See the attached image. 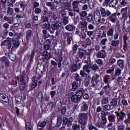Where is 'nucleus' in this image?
Segmentation results:
<instances>
[{
  "label": "nucleus",
  "instance_id": "obj_1",
  "mask_svg": "<svg viewBox=\"0 0 130 130\" xmlns=\"http://www.w3.org/2000/svg\"><path fill=\"white\" fill-rule=\"evenodd\" d=\"M62 27V24L61 22H55L52 24H50L49 22L45 23L42 25L43 29H46L48 30L51 34H54V31L55 30H60Z\"/></svg>",
  "mask_w": 130,
  "mask_h": 130
},
{
  "label": "nucleus",
  "instance_id": "obj_2",
  "mask_svg": "<svg viewBox=\"0 0 130 130\" xmlns=\"http://www.w3.org/2000/svg\"><path fill=\"white\" fill-rule=\"evenodd\" d=\"M86 62L87 64L83 66V70L88 74L91 73V70L94 72H96V71L99 70V66L96 64H93L91 60L86 61ZM90 69L91 70H90Z\"/></svg>",
  "mask_w": 130,
  "mask_h": 130
},
{
  "label": "nucleus",
  "instance_id": "obj_3",
  "mask_svg": "<svg viewBox=\"0 0 130 130\" xmlns=\"http://www.w3.org/2000/svg\"><path fill=\"white\" fill-rule=\"evenodd\" d=\"M62 125L60 129H63V128H64L65 126L63 125H67L68 127H71L72 126V125L73 123H72L73 121V117H70V118H68L64 116L62 117Z\"/></svg>",
  "mask_w": 130,
  "mask_h": 130
},
{
  "label": "nucleus",
  "instance_id": "obj_4",
  "mask_svg": "<svg viewBox=\"0 0 130 130\" xmlns=\"http://www.w3.org/2000/svg\"><path fill=\"white\" fill-rule=\"evenodd\" d=\"M19 46H20L19 40L13 39L8 45V49H11V50H14V49H17Z\"/></svg>",
  "mask_w": 130,
  "mask_h": 130
},
{
  "label": "nucleus",
  "instance_id": "obj_5",
  "mask_svg": "<svg viewBox=\"0 0 130 130\" xmlns=\"http://www.w3.org/2000/svg\"><path fill=\"white\" fill-rule=\"evenodd\" d=\"M27 86L28 85L26 83V80H25V74H23L20 77L19 88L20 91L22 92L25 91Z\"/></svg>",
  "mask_w": 130,
  "mask_h": 130
},
{
  "label": "nucleus",
  "instance_id": "obj_6",
  "mask_svg": "<svg viewBox=\"0 0 130 130\" xmlns=\"http://www.w3.org/2000/svg\"><path fill=\"white\" fill-rule=\"evenodd\" d=\"M78 122L87 123L88 120V113H81L79 115Z\"/></svg>",
  "mask_w": 130,
  "mask_h": 130
},
{
  "label": "nucleus",
  "instance_id": "obj_7",
  "mask_svg": "<svg viewBox=\"0 0 130 130\" xmlns=\"http://www.w3.org/2000/svg\"><path fill=\"white\" fill-rule=\"evenodd\" d=\"M100 12L101 13V16L103 17H110L111 16V12L108 10L106 9L105 8L101 7Z\"/></svg>",
  "mask_w": 130,
  "mask_h": 130
},
{
  "label": "nucleus",
  "instance_id": "obj_8",
  "mask_svg": "<svg viewBox=\"0 0 130 130\" xmlns=\"http://www.w3.org/2000/svg\"><path fill=\"white\" fill-rule=\"evenodd\" d=\"M91 86L94 88L95 90H98L100 91L102 87H103V84H102V81H98L94 82H91Z\"/></svg>",
  "mask_w": 130,
  "mask_h": 130
},
{
  "label": "nucleus",
  "instance_id": "obj_9",
  "mask_svg": "<svg viewBox=\"0 0 130 130\" xmlns=\"http://www.w3.org/2000/svg\"><path fill=\"white\" fill-rule=\"evenodd\" d=\"M118 122L123 120V118L126 117V114L123 111H120L119 112L116 113Z\"/></svg>",
  "mask_w": 130,
  "mask_h": 130
},
{
  "label": "nucleus",
  "instance_id": "obj_10",
  "mask_svg": "<svg viewBox=\"0 0 130 130\" xmlns=\"http://www.w3.org/2000/svg\"><path fill=\"white\" fill-rule=\"evenodd\" d=\"M0 61L1 63L5 64L6 69H9L10 67V60L6 56H3L0 58Z\"/></svg>",
  "mask_w": 130,
  "mask_h": 130
},
{
  "label": "nucleus",
  "instance_id": "obj_11",
  "mask_svg": "<svg viewBox=\"0 0 130 130\" xmlns=\"http://www.w3.org/2000/svg\"><path fill=\"white\" fill-rule=\"evenodd\" d=\"M128 45H129V43H128V40H127V37L124 36L123 48L124 51H126L127 50V47H128Z\"/></svg>",
  "mask_w": 130,
  "mask_h": 130
},
{
  "label": "nucleus",
  "instance_id": "obj_12",
  "mask_svg": "<svg viewBox=\"0 0 130 130\" xmlns=\"http://www.w3.org/2000/svg\"><path fill=\"white\" fill-rule=\"evenodd\" d=\"M71 100L72 102H73L74 103H80L82 99L75 93V95L71 97Z\"/></svg>",
  "mask_w": 130,
  "mask_h": 130
},
{
  "label": "nucleus",
  "instance_id": "obj_13",
  "mask_svg": "<svg viewBox=\"0 0 130 130\" xmlns=\"http://www.w3.org/2000/svg\"><path fill=\"white\" fill-rule=\"evenodd\" d=\"M86 93V90L84 88H79L76 92H75V94L79 96L81 99L82 97H83V95Z\"/></svg>",
  "mask_w": 130,
  "mask_h": 130
},
{
  "label": "nucleus",
  "instance_id": "obj_14",
  "mask_svg": "<svg viewBox=\"0 0 130 130\" xmlns=\"http://www.w3.org/2000/svg\"><path fill=\"white\" fill-rule=\"evenodd\" d=\"M79 25L81 26V28L82 31H86L87 30L88 27V22L86 21H80Z\"/></svg>",
  "mask_w": 130,
  "mask_h": 130
},
{
  "label": "nucleus",
  "instance_id": "obj_15",
  "mask_svg": "<svg viewBox=\"0 0 130 130\" xmlns=\"http://www.w3.org/2000/svg\"><path fill=\"white\" fill-rule=\"evenodd\" d=\"M42 56H44L45 57V59L47 60H48L52 57V56H51V52H49L47 51H44Z\"/></svg>",
  "mask_w": 130,
  "mask_h": 130
},
{
  "label": "nucleus",
  "instance_id": "obj_16",
  "mask_svg": "<svg viewBox=\"0 0 130 130\" xmlns=\"http://www.w3.org/2000/svg\"><path fill=\"white\" fill-rule=\"evenodd\" d=\"M87 104L88 103L82 102L80 108L81 111H87L89 109V106Z\"/></svg>",
  "mask_w": 130,
  "mask_h": 130
},
{
  "label": "nucleus",
  "instance_id": "obj_17",
  "mask_svg": "<svg viewBox=\"0 0 130 130\" xmlns=\"http://www.w3.org/2000/svg\"><path fill=\"white\" fill-rule=\"evenodd\" d=\"M0 100H2L3 102L8 103L9 102V98L6 94L0 93Z\"/></svg>",
  "mask_w": 130,
  "mask_h": 130
},
{
  "label": "nucleus",
  "instance_id": "obj_18",
  "mask_svg": "<svg viewBox=\"0 0 130 130\" xmlns=\"http://www.w3.org/2000/svg\"><path fill=\"white\" fill-rule=\"evenodd\" d=\"M65 29L69 32H73V31L76 30V26L73 24H68L65 26Z\"/></svg>",
  "mask_w": 130,
  "mask_h": 130
},
{
  "label": "nucleus",
  "instance_id": "obj_19",
  "mask_svg": "<svg viewBox=\"0 0 130 130\" xmlns=\"http://www.w3.org/2000/svg\"><path fill=\"white\" fill-rule=\"evenodd\" d=\"M78 50V55L80 58L82 59L84 56H85L86 53H87L86 50L81 48H79Z\"/></svg>",
  "mask_w": 130,
  "mask_h": 130
},
{
  "label": "nucleus",
  "instance_id": "obj_20",
  "mask_svg": "<svg viewBox=\"0 0 130 130\" xmlns=\"http://www.w3.org/2000/svg\"><path fill=\"white\" fill-rule=\"evenodd\" d=\"M109 20L112 22V23H116V20L117 17H116V13H113L111 14L108 17Z\"/></svg>",
  "mask_w": 130,
  "mask_h": 130
},
{
  "label": "nucleus",
  "instance_id": "obj_21",
  "mask_svg": "<svg viewBox=\"0 0 130 130\" xmlns=\"http://www.w3.org/2000/svg\"><path fill=\"white\" fill-rule=\"evenodd\" d=\"M71 73L72 74L76 73L78 69L77 68V64L76 63H71L70 67H69Z\"/></svg>",
  "mask_w": 130,
  "mask_h": 130
},
{
  "label": "nucleus",
  "instance_id": "obj_22",
  "mask_svg": "<svg viewBox=\"0 0 130 130\" xmlns=\"http://www.w3.org/2000/svg\"><path fill=\"white\" fill-rule=\"evenodd\" d=\"M105 56H106V52L104 50H101L98 53L97 57L105 58Z\"/></svg>",
  "mask_w": 130,
  "mask_h": 130
},
{
  "label": "nucleus",
  "instance_id": "obj_23",
  "mask_svg": "<svg viewBox=\"0 0 130 130\" xmlns=\"http://www.w3.org/2000/svg\"><path fill=\"white\" fill-rule=\"evenodd\" d=\"M32 35H33V31L31 29H28L26 32V40H30L32 38Z\"/></svg>",
  "mask_w": 130,
  "mask_h": 130
},
{
  "label": "nucleus",
  "instance_id": "obj_24",
  "mask_svg": "<svg viewBox=\"0 0 130 130\" xmlns=\"http://www.w3.org/2000/svg\"><path fill=\"white\" fill-rule=\"evenodd\" d=\"M117 100H118L117 98H114L112 99V101L110 102L111 106H113V107H117L118 106V102H117Z\"/></svg>",
  "mask_w": 130,
  "mask_h": 130
},
{
  "label": "nucleus",
  "instance_id": "obj_25",
  "mask_svg": "<svg viewBox=\"0 0 130 130\" xmlns=\"http://www.w3.org/2000/svg\"><path fill=\"white\" fill-rule=\"evenodd\" d=\"M98 81H101L100 80V75L98 74H95L92 77L91 83L98 82Z\"/></svg>",
  "mask_w": 130,
  "mask_h": 130
},
{
  "label": "nucleus",
  "instance_id": "obj_26",
  "mask_svg": "<svg viewBox=\"0 0 130 130\" xmlns=\"http://www.w3.org/2000/svg\"><path fill=\"white\" fill-rule=\"evenodd\" d=\"M92 81V79H91V76H87L84 80V85L85 87H88L90 85V83Z\"/></svg>",
  "mask_w": 130,
  "mask_h": 130
},
{
  "label": "nucleus",
  "instance_id": "obj_27",
  "mask_svg": "<svg viewBox=\"0 0 130 130\" xmlns=\"http://www.w3.org/2000/svg\"><path fill=\"white\" fill-rule=\"evenodd\" d=\"M61 123H62V116H59L57 117L56 124L55 125L57 127H59L61 125Z\"/></svg>",
  "mask_w": 130,
  "mask_h": 130
},
{
  "label": "nucleus",
  "instance_id": "obj_28",
  "mask_svg": "<svg viewBox=\"0 0 130 130\" xmlns=\"http://www.w3.org/2000/svg\"><path fill=\"white\" fill-rule=\"evenodd\" d=\"M4 21H7L10 24H14V17H9L5 16L4 18Z\"/></svg>",
  "mask_w": 130,
  "mask_h": 130
},
{
  "label": "nucleus",
  "instance_id": "obj_29",
  "mask_svg": "<svg viewBox=\"0 0 130 130\" xmlns=\"http://www.w3.org/2000/svg\"><path fill=\"white\" fill-rule=\"evenodd\" d=\"M101 14H100V12L99 11H96L94 12V14L93 15V18L94 20H98V21L100 19H101Z\"/></svg>",
  "mask_w": 130,
  "mask_h": 130
},
{
  "label": "nucleus",
  "instance_id": "obj_30",
  "mask_svg": "<svg viewBox=\"0 0 130 130\" xmlns=\"http://www.w3.org/2000/svg\"><path fill=\"white\" fill-rule=\"evenodd\" d=\"M58 46L60 47V49H57L54 50V53L56 54V55H59L61 54V50L62 49V45L61 44H58Z\"/></svg>",
  "mask_w": 130,
  "mask_h": 130
},
{
  "label": "nucleus",
  "instance_id": "obj_31",
  "mask_svg": "<svg viewBox=\"0 0 130 130\" xmlns=\"http://www.w3.org/2000/svg\"><path fill=\"white\" fill-rule=\"evenodd\" d=\"M103 90H104V92L106 94H108L109 92L111 90V87H110V85L109 84H108V85L104 86L103 87Z\"/></svg>",
  "mask_w": 130,
  "mask_h": 130
},
{
  "label": "nucleus",
  "instance_id": "obj_32",
  "mask_svg": "<svg viewBox=\"0 0 130 130\" xmlns=\"http://www.w3.org/2000/svg\"><path fill=\"white\" fill-rule=\"evenodd\" d=\"M121 13L122 16V18H125V17H126V15H127V7L122 9Z\"/></svg>",
  "mask_w": 130,
  "mask_h": 130
},
{
  "label": "nucleus",
  "instance_id": "obj_33",
  "mask_svg": "<svg viewBox=\"0 0 130 130\" xmlns=\"http://www.w3.org/2000/svg\"><path fill=\"white\" fill-rule=\"evenodd\" d=\"M118 4V0H112L109 4L110 8H114Z\"/></svg>",
  "mask_w": 130,
  "mask_h": 130
},
{
  "label": "nucleus",
  "instance_id": "obj_34",
  "mask_svg": "<svg viewBox=\"0 0 130 130\" xmlns=\"http://www.w3.org/2000/svg\"><path fill=\"white\" fill-rule=\"evenodd\" d=\"M62 23L64 26L68 25V24L70 23V21H69V17L63 16L62 20Z\"/></svg>",
  "mask_w": 130,
  "mask_h": 130
},
{
  "label": "nucleus",
  "instance_id": "obj_35",
  "mask_svg": "<svg viewBox=\"0 0 130 130\" xmlns=\"http://www.w3.org/2000/svg\"><path fill=\"white\" fill-rule=\"evenodd\" d=\"M75 76V81H74V82H77V83H79V84H81L83 81V79L81 78V76H80V75L78 74H76Z\"/></svg>",
  "mask_w": 130,
  "mask_h": 130
},
{
  "label": "nucleus",
  "instance_id": "obj_36",
  "mask_svg": "<svg viewBox=\"0 0 130 130\" xmlns=\"http://www.w3.org/2000/svg\"><path fill=\"white\" fill-rule=\"evenodd\" d=\"M86 21L88 22V23H91V22H94V19H93V14L90 13L86 17Z\"/></svg>",
  "mask_w": 130,
  "mask_h": 130
},
{
  "label": "nucleus",
  "instance_id": "obj_37",
  "mask_svg": "<svg viewBox=\"0 0 130 130\" xmlns=\"http://www.w3.org/2000/svg\"><path fill=\"white\" fill-rule=\"evenodd\" d=\"M34 55H35V50H33L30 56L29 62H28L29 66H31L32 62H33V58H34Z\"/></svg>",
  "mask_w": 130,
  "mask_h": 130
},
{
  "label": "nucleus",
  "instance_id": "obj_38",
  "mask_svg": "<svg viewBox=\"0 0 130 130\" xmlns=\"http://www.w3.org/2000/svg\"><path fill=\"white\" fill-rule=\"evenodd\" d=\"M79 85H80L79 82L77 81H74L72 84V89H73L74 90H77V89L79 88Z\"/></svg>",
  "mask_w": 130,
  "mask_h": 130
},
{
  "label": "nucleus",
  "instance_id": "obj_39",
  "mask_svg": "<svg viewBox=\"0 0 130 130\" xmlns=\"http://www.w3.org/2000/svg\"><path fill=\"white\" fill-rule=\"evenodd\" d=\"M118 44H119V40H113L111 43V45L113 47H117Z\"/></svg>",
  "mask_w": 130,
  "mask_h": 130
},
{
  "label": "nucleus",
  "instance_id": "obj_40",
  "mask_svg": "<svg viewBox=\"0 0 130 130\" xmlns=\"http://www.w3.org/2000/svg\"><path fill=\"white\" fill-rule=\"evenodd\" d=\"M120 5L121 7H128V2L127 0H122Z\"/></svg>",
  "mask_w": 130,
  "mask_h": 130
},
{
  "label": "nucleus",
  "instance_id": "obj_41",
  "mask_svg": "<svg viewBox=\"0 0 130 130\" xmlns=\"http://www.w3.org/2000/svg\"><path fill=\"white\" fill-rule=\"evenodd\" d=\"M113 33H114V28H111L107 32V36H108V37H112L113 36Z\"/></svg>",
  "mask_w": 130,
  "mask_h": 130
},
{
  "label": "nucleus",
  "instance_id": "obj_42",
  "mask_svg": "<svg viewBox=\"0 0 130 130\" xmlns=\"http://www.w3.org/2000/svg\"><path fill=\"white\" fill-rule=\"evenodd\" d=\"M67 10L68 11V15L70 17H74L76 15L75 12L72 9L68 8Z\"/></svg>",
  "mask_w": 130,
  "mask_h": 130
},
{
  "label": "nucleus",
  "instance_id": "obj_43",
  "mask_svg": "<svg viewBox=\"0 0 130 130\" xmlns=\"http://www.w3.org/2000/svg\"><path fill=\"white\" fill-rule=\"evenodd\" d=\"M42 32L43 36L45 37V39H47V38H49V37H50V35L48 34L47 29L43 30Z\"/></svg>",
  "mask_w": 130,
  "mask_h": 130
},
{
  "label": "nucleus",
  "instance_id": "obj_44",
  "mask_svg": "<svg viewBox=\"0 0 130 130\" xmlns=\"http://www.w3.org/2000/svg\"><path fill=\"white\" fill-rule=\"evenodd\" d=\"M32 128H33V127L32 126V124H31V122H27L25 123V129L26 130H31Z\"/></svg>",
  "mask_w": 130,
  "mask_h": 130
},
{
  "label": "nucleus",
  "instance_id": "obj_45",
  "mask_svg": "<svg viewBox=\"0 0 130 130\" xmlns=\"http://www.w3.org/2000/svg\"><path fill=\"white\" fill-rule=\"evenodd\" d=\"M1 9H4L7 7V0H1L0 2Z\"/></svg>",
  "mask_w": 130,
  "mask_h": 130
},
{
  "label": "nucleus",
  "instance_id": "obj_46",
  "mask_svg": "<svg viewBox=\"0 0 130 130\" xmlns=\"http://www.w3.org/2000/svg\"><path fill=\"white\" fill-rule=\"evenodd\" d=\"M47 123V121H40L38 124V126H40L41 127H44Z\"/></svg>",
  "mask_w": 130,
  "mask_h": 130
},
{
  "label": "nucleus",
  "instance_id": "obj_47",
  "mask_svg": "<svg viewBox=\"0 0 130 130\" xmlns=\"http://www.w3.org/2000/svg\"><path fill=\"white\" fill-rule=\"evenodd\" d=\"M15 103L16 104H20L21 103V101H22V96L18 95H16L15 97Z\"/></svg>",
  "mask_w": 130,
  "mask_h": 130
},
{
  "label": "nucleus",
  "instance_id": "obj_48",
  "mask_svg": "<svg viewBox=\"0 0 130 130\" xmlns=\"http://www.w3.org/2000/svg\"><path fill=\"white\" fill-rule=\"evenodd\" d=\"M13 14H14V9L11 7H8L7 16H9V15H10V16H13Z\"/></svg>",
  "mask_w": 130,
  "mask_h": 130
},
{
  "label": "nucleus",
  "instance_id": "obj_49",
  "mask_svg": "<svg viewBox=\"0 0 130 130\" xmlns=\"http://www.w3.org/2000/svg\"><path fill=\"white\" fill-rule=\"evenodd\" d=\"M9 57L10 59H11L13 61H14V60H16V55L13 53V52H11L9 54Z\"/></svg>",
  "mask_w": 130,
  "mask_h": 130
},
{
  "label": "nucleus",
  "instance_id": "obj_50",
  "mask_svg": "<svg viewBox=\"0 0 130 130\" xmlns=\"http://www.w3.org/2000/svg\"><path fill=\"white\" fill-rule=\"evenodd\" d=\"M120 75H121V70L119 68H117L115 71L114 76L115 77H119V76H120Z\"/></svg>",
  "mask_w": 130,
  "mask_h": 130
},
{
  "label": "nucleus",
  "instance_id": "obj_51",
  "mask_svg": "<svg viewBox=\"0 0 130 130\" xmlns=\"http://www.w3.org/2000/svg\"><path fill=\"white\" fill-rule=\"evenodd\" d=\"M38 99L41 101H43V92L40 91L38 94Z\"/></svg>",
  "mask_w": 130,
  "mask_h": 130
},
{
  "label": "nucleus",
  "instance_id": "obj_52",
  "mask_svg": "<svg viewBox=\"0 0 130 130\" xmlns=\"http://www.w3.org/2000/svg\"><path fill=\"white\" fill-rule=\"evenodd\" d=\"M8 33H9V30H8V29L4 30V31L3 32L2 36L3 39H6V37L8 36Z\"/></svg>",
  "mask_w": 130,
  "mask_h": 130
},
{
  "label": "nucleus",
  "instance_id": "obj_53",
  "mask_svg": "<svg viewBox=\"0 0 130 130\" xmlns=\"http://www.w3.org/2000/svg\"><path fill=\"white\" fill-rule=\"evenodd\" d=\"M54 106V104H53V103L51 102L46 107V108H47V107H48V109H47V110H51V111H52V109H53Z\"/></svg>",
  "mask_w": 130,
  "mask_h": 130
},
{
  "label": "nucleus",
  "instance_id": "obj_54",
  "mask_svg": "<svg viewBox=\"0 0 130 130\" xmlns=\"http://www.w3.org/2000/svg\"><path fill=\"white\" fill-rule=\"evenodd\" d=\"M108 98H104L101 100L102 105L108 104Z\"/></svg>",
  "mask_w": 130,
  "mask_h": 130
},
{
  "label": "nucleus",
  "instance_id": "obj_55",
  "mask_svg": "<svg viewBox=\"0 0 130 130\" xmlns=\"http://www.w3.org/2000/svg\"><path fill=\"white\" fill-rule=\"evenodd\" d=\"M31 81L32 82V84H31V85H34L35 86H37V85H38V81L36 80L35 77H32L31 78Z\"/></svg>",
  "mask_w": 130,
  "mask_h": 130
},
{
  "label": "nucleus",
  "instance_id": "obj_56",
  "mask_svg": "<svg viewBox=\"0 0 130 130\" xmlns=\"http://www.w3.org/2000/svg\"><path fill=\"white\" fill-rule=\"evenodd\" d=\"M118 65L121 69H122L124 67V65H123V63L124 62H123V60H118L117 61Z\"/></svg>",
  "mask_w": 130,
  "mask_h": 130
},
{
  "label": "nucleus",
  "instance_id": "obj_57",
  "mask_svg": "<svg viewBox=\"0 0 130 130\" xmlns=\"http://www.w3.org/2000/svg\"><path fill=\"white\" fill-rule=\"evenodd\" d=\"M80 40L82 41V40H84V39H86V37H87V34L85 33H82L79 35Z\"/></svg>",
  "mask_w": 130,
  "mask_h": 130
},
{
  "label": "nucleus",
  "instance_id": "obj_58",
  "mask_svg": "<svg viewBox=\"0 0 130 130\" xmlns=\"http://www.w3.org/2000/svg\"><path fill=\"white\" fill-rule=\"evenodd\" d=\"M87 15H88L87 11H83L80 13L79 16L82 18H86V17H87Z\"/></svg>",
  "mask_w": 130,
  "mask_h": 130
},
{
  "label": "nucleus",
  "instance_id": "obj_59",
  "mask_svg": "<svg viewBox=\"0 0 130 130\" xmlns=\"http://www.w3.org/2000/svg\"><path fill=\"white\" fill-rule=\"evenodd\" d=\"M16 1L17 0H8V6L9 7H13L14 4H15V3H16Z\"/></svg>",
  "mask_w": 130,
  "mask_h": 130
},
{
  "label": "nucleus",
  "instance_id": "obj_60",
  "mask_svg": "<svg viewBox=\"0 0 130 130\" xmlns=\"http://www.w3.org/2000/svg\"><path fill=\"white\" fill-rule=\"evenodd\" d=\"M79 123H80V127H81V130H84L85 129V126L86 124H87V123L84 122H78Z\"/></svg>",
  "mask_w": 130,
  "mask_h": 130
},
{
  "label": "nucleus",
  "instance_id": "obj_61",
  "mask_svg": "<svg viewBox=\"0 0 130 130\" xmlns=\"http://www.w3.org/2000/svg\"><path fill=\"white\" fill-rule=\"evenodd\" d=\"M127 118H126L124 121V123H125L126 124H128V123H129V121H130V113H128L127 114Z\"/></svg>",
  "mask_w": 130,
  "mask_h": 130
},
{
  "label": "nucleus",
  "instance_id": "obj_62",
  "mask_svg": "<svg viewBox=\"0 0 130 130\" xmlns=\"http://www.w3.org/2000/svg\"><path fill=\"white\" fill-rule=\"evenodd\" d=\"M67 113V107L63 106L62 107L61 110V114L62 115H64Z\"/></svg>",
  "mask_w": 130,
  "mask_h": 130
},
{
  "label": "nucleus",
  "instance_id": "obj_63",
  "mask_svg": "<svg viewBox=\"0 0 130 130\" xmlns=\"http://www.w3.org/2000/svg\"><path fill=\"white\" fill-rule=\"evenodd\" d=\"M42 21L43 23H45V22H48V21H49V18H48V17L44 15L42 16Z\"/></svg>",
  "mask_w": 130,
  "mask_h": 130
},
{
  "label": "nucleus",
  "instance_id": "obj_64",
  "mask_svg": "<svg viewBox=\"0 0 130 130\" xmlns=\"http://www.w3.org/2000/svg\"><path fill=\"white\" fill-rule=\"evenodd\" d=\"M124 29H130V21H128L126 22V24H123V26Z\"/></svg>",
  "mask_w": 130,
  "mask_h": 130
}]
</instances>
